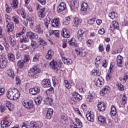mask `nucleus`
Instances as JSON below:
<instances>
[{
  "mask_svg": "<svg viewBox=\"0 0 128 128\" xmlns=\"http://www.w3.org/2000/svg\"><path fill=\"white\" fill-rule=\"evenodd\" d=\"M40 68L38 66H34L30 69L28 72V74L30 78H38V74L40 73Z\"/></svg>",
  "mask_w": 128,
  "mask_h": 128,
  "instance_id": "1",
  "label": "nucleus"
},
{
  "mask_svg": "<svg viewBox=\"0 0 128 128\" xmlns=\"http://www.w3.org/2000/svg\"><path fill=\"white\" fill-rule=\"evenodd\" d=\"M50 68L54 70V72H58V68H62V62L61 61L54 62L52 60L50 63Z\"/></svg>",
  "mask_w": 128,
  "mask_h": 128,
  "instance_id": "2",
  "label": "nucleus"
},
{
  "mask_svg": "<svg viewBox=\"0 0 128 128\" xmlns=\"http://www.w3.org/2000/svg\"><path fill=\"white\" fill-rule=\"evenodd\" d=\"M8 66V59L4 56L0 55V68H4Z\"/></svg>",
  "mask_w": 128,
  "mask_h": 128,
  "instance_id": "3",
  "label": "nucleus"
},
{
  "mask_svg": "<svg viewBox=\"0 0 128 128\" xmlns=\"http://www.w3.org/2000/svg\"><path fill=\"white\" fill-rule=\"evenodd\" d=\"M82 123L78 118H76L75 122L70 125V128H82Z\"/></svg>",
  "mask_w": 128,
  "mask_h": 128,
  "instance_id": "4",
  "label": "nucleus"
},
{
  "mask_svg": "<svg viewBox=\"0 0 128 128\" xmlns=\"http://www.w3.org/2000/svg\"><path fill=\"white\" fill-rule=\"evenodd\" d=\"M70 6L72 12H76L78 8V0L72 1L70 4Z\"/></svg>",
  "mask_w": 128,
  "mask_h": 128,
  "instance_id": "5",
  "label": "nucleus"
},
{
  "mask_svg": "<svg viewBox=\"0 0 128 128\" xmlns=\"http://www.w3.org/2000/svg\"><path fill=\"white\" fill-rule=\"evenodd\" d=\"M88 5L86 2H83L81 5V10L84 16L88 14Z\"/></svg>",
  "mask_w": 128,
  "mask_h": 128,
  "instance_id": "6",
  "label": "nucleus"
},
{
  "mask_svg": "<svg viewBox=\"0 0 128 128\" xmlns=\"http://www.w3.org/2000/svg\"><path fill=\"white\" fill-rule=\"evenodd\" d=\"M40 87L36 86L34 88H30L29 90V92L30 94H32V96H36V94H40Z\"/></svg>",
  "mask_w": 128,
  "mask_h": 128,
  "instance_id": "7",
  "label": "nucleus"
},
{
  "mask_svg": "<svg viewBox=\"0 0 128 128\" xmlns=\"http://www.w3.org/2000/svg\"><path fill=\"white\" fill-rule=\"evenodd\" d=\"M26 36L28 38H30V40H32L34 38L38 39V36L36 34H34L32 32H29L26 33Z\"/></svg>",
  "mask_w": 128,
  "mask_h": 128,
  "instance_id": "8",
  "label": "nucleus"
},
{
  "mask_svg": "<svg viewBox=\"0 0 128 128\" xmlns=\"http://www.w3.org/2000/svg\"><path fill=\"white\" fill-rule=\"evenodd\" d=\"M22 105L24 106V108H26L30 110L34 108V102L32 100L28 102H22Z\"/></svg>",
  "mask_w": 128,
  "mask_h": 128,
  "instance_id": "9",
  "label": "nucleus"
},
{
  "mask_svg": "<svg viewBox=\"0 0 128 128\" xmlns=\"http://www.w3.org/2000/svg\"><path fill=\"white\" fill-rule=\"evenodd\" d=\"M16 91V88L12 89H9L8 92L6 93V96L9 100H12V97L14 96V94Z\"/></svg>",
  "mask_w": 128,
  "mask_h": 128,
  "instance_id": "10",
  "label": "nucleus"
},
{
  "mask_svg": "<svg viewBox=\"0 0 128 128\" xmlns=\"http://www.w3.org/2000/svg\"><path fill=\"white\" fill-rule=\"evenodd\" d=\"M88 120V122H93L94 118V113L92 112H88L86 116Z\"/></svg>",
  "mask_w": 128,
  "mask_h": 128,
  "instance_id": "11",
  "label": "nucleus"
},
{
  "mask_svg": "<svg viewBox=\"0 0 128 128\" xmlns=\"http://www.w3.org/2000/svg\"><path fill=\"white\" fill-rule=\"evenodd\" d=\"M10 124H12V122L8 120H4L1 122L2 128H8Z\"/></svg>",
  "mask_w": 128,
  "mask_h": 128,
  "instance_id": "12",
  "label": "nucleus"
},
{
  "mask_svg": "<svg viewBox=\"0 0 128 128\" xmlns=\"http://www.w3.org/2000/svg\"><path fill=\"white\" fill-rule=\"evenodd\" d=\"M110 30L114 32V30H118V22L116 21H113L112 22V24L110 25Z\"/></svg>",
  "mask_w": 128,
  "mask_h": 128,
  "instance_id": "13",
  "label": "nucleus"
},
{
  "mask_svg": "<svg viewBox=\"0 0 128 128\" xmlns=\"http://www.w3.org/2000/svg\"><path fill=\"white\" fill-rule=\"evenodd\" d=\"M66 3L64 2H61L57 8V12H61L62 10H66Z\"/></svg>",
  "mask_w": 128,
  "mask_h": 128,
  "instance_id": "14",
  "label": "nucleus"
},
{
  "mask_svg": "<svg viewBox=\"0 0 128 128\" xmlns=\"http://www.w3.org/2000/svg\"><path fill=\"white\" fill-rule=\"evenodd\" d=\"M95 82L96 86H98V88H101L102 86L104 84V78H102V77L95 79Z\"/></svg>",
  "mask_w": 128,
  "mask_h": 128,
  "instance_id": "15",
  "label": "nucleus"
},
{
  "mask_svg": "<svg viewBox=\"0 0 128 128\" xmlns=\"http://www.w3.org/2000/svg\"><path fill=\"white\" fill-rule=\"evenodd\" d=\"M97 108L100 112H104L106 110V104L103 102H99L97 105Z\"/></svg>",
  "mask_w": 128,
  "mask_h": 128,
  "instance_id": "16",
  "label": "nucleus"
},
{
  "mask_svg": "<svg viewBox=\"0 0 128 128\" xmlns=\"http://www.w3.org/2000/svg\"><path fill=\"white\" fill-rule=\"evenodd\" d=\"M42 84L44 88H50V81L48 79H44L42 82Z\"/></svg>",
  "mask_w": 128,
  "mask_h": 128,
  "instance_id": "17",
  "label": "nucleus"
},
{
  "mask_svg": "<svg viewBox=\"0 0 128 128\" xmlns=\"http://www.w3.org/2000/svg\"><path fill=\"white\" fill-rule=\"evenodd\" d=\"M54 52L52 50H50L48 52V53L46 55V58L48 60H50L54 56Z\"/></svg>",
  "mask_w": 128,
  "mask_h": 128,
  "instance_id": "18",
  "label": "nucleus"
},
{
  "mask_svg": "<svg viewBox=\"0 0 128 128\" xmlns=\"http://www.w3.org/2000/svg\"><path fill=\"white\" fill-rule=\"evenodd\" d=\"M73 22H74V24H73L75 28H78V26L80 24H82V20H80V19L79 18H75L74 19Z\"/></svg>",
  "mask_w": 128,
  "mask_h": 128,
  "instance_id": "19",
  "label": "nucleus"
},
{
  "mask_svg": "<svg viewBox=\"0 0 128 128\" xmlns=\"http://www.w3.org/2000/svg\"><path fill=\"white\" fill-rule=\"evenodd\" d=\"M7 32H12L14 28V23L12 22H8L7 26Z\"/></svg>",
  "mask_w": 128,
  "mask_h": 128,
  "instance_id": "20",
  "label": "nucleus"
},
{
  "mask_svg": "<svg viewBox=\"0 0 128 128\" xmlns=\"http://www.w3.org/2000/svg\"><path fill=\"white\" fill-rule=\"evenodd\" d=\"M10 44L11 46L14 47L16 46V40L14 36H11L9 38Z\"/></svg>",
  "mask_w": 128,
  "mask_h": 128,
  "instance_id": "21",
  "label": "nucleus"
},
{
  "mask_svg": "<svg viewBox=\"0 0 128 128\" xmlns=\"http://www.w3.org/2000/svg\"><path fill=\"white\" fill-rule=\"evenodd\" d=\"M30 46L33 48L32 52H34L36 48H38V44L36 42L34 41V40H31Z\"/></svg>",
  "mask_w": 128,
  "mask_h": 128,
  "instance_id": "22",
  "label": "nucleus"
},
{
  "mask_svg": "<svg viewBox=\"0 0 128 128\" xmlns=\"http://www.w3.org/2000/svg\"><path fill=\"white\" fill-rule=\"evenodd\" d=\"M52 114H54V110L50 108H48L46 114V118L47 120H50V118H52Z\"/></svg>",
  "mask_w": 128,
  "mask_h": 128,
  "instance_id": "23",
  "label": "nucleus"
},
{
  "mask_svg": "<svg viewBox=\"0 0 128 128\" xmlns=\"http://www.w3.org/2000/svg\"><path fill=\"white\" fill-rule=\"evenodd\" d=\"M44 10H46V8H41V10L38 12V14L39 18H44L46 16V14L44 12Z\"/></svg>",
  "mask_w": 128,
  "mask_h": 128,
  "instance_id": "24",
  "label": "nucleus"
},
{
  "mask_svg": "<svg viewBox=\"0 0 128 128\" xmlns=\"http://www.w3.org/2000/svg\"><path fill=\"white\" fill-rule=\"evenodd\" d=\"M34 30L35 32H38V34H42L43 32L42 30V28L40 27V24H37L35 26Z\"/></svg>",
  "mask_w": 128,
  "mask_h": 128,
  "instance_id": "25",
  "label": "nucleus"
},
{
  "mask_svg": "<svg viewBox=\"0 0 128 128\" xmlns=\"http://www.w3.org/2000/svg\"><path fill=\"white\" fill-rule=\"evenodd\" d=\"M52 26H54V28H58V24H60V20L58 18L54 19L52 22Z\"/></svg>",
  "mask_w": 128,
  "mask_h": 128,
  "instance_id": "26",
  "label": "nucleus"
},
{
  "mask_svg": "<svg viewBox=\"0 0 128 128\" xmlns=\"http://www.w3.org/2000/svg\"><path fill=\"white\" fill-rule=\"evenodd\" d=\"M20 93L18 92V90L16 88L15 92H14V94L13 95L12 100H18V98H20Z\"/></svg>",
  "mask_w": 128,
  "mask_h": 128,
  "instance_id": "27",
  "label": "nucleus"
},
{
  "mask_svg": "<svg viewBox=\"0 0 128 128\" xmlns=\"http://www.w3.org/2000/svg\"><path fill=\"white\" fill-rule=\"evenodd\" d=\"M122 56L120 55H118L117 56V58H116V64H117V66H122Z\"/></svg>",
  "mask_w": 128,
  "mask_h": 128,
  "instance_id": "28",
  "label": "nucleus"
},
{
  "mask_svg": "<svg viewBox=\"0 0 128 128\" xmlns=\"http://www.w3.org/2000/svg\"><path fill=\"white\" fill-rule=\"evenodd\" d=\"M42 126L40 125V123H36L34 121L30 122V128H40Z\"/></svg>",
  "mask_w": 128,
  "mask_h": 128,
  "instance_id": "29",
  "label": "nucleus"
},
{
  "mask_svg": "<svg viewBox=\"0 0 128 128\" xmlns=\"http://www.w3.org/2000/svg\"><path fill=\"white\" fill-rule=\"evenodd\" d=\"M8 60L10 62H14L16 60V57L14 56V54L12 52H10L8 54Z\"/></svg>",
  "mask_w": 128,
  "mask_h": 128,
  "instance_id": "30",
  "label": "nucleus"
},
{
  "mask_svg": "<svg viewBox=\"0 0 128 128\" xmlns=\"http://www.w3.org/2000/svg\"><path fill=\"white\" fill-rule=\"evenodd\" d=\"M117 112L116 108V106L112 105L111 106V112H110V115L112 116H114L116 114Z\"/></svg>",
  "mask_w": 128,
  "mask_h": 128,
  "instance_id": "31",
  "label": "nucleus"
},
{
  "mask_svg": "<svg viewBox=\"0 0 128 128\" xmlns=\"http://www.w3.org/2000/svg\"><path fill=\"white\" fill-rule=\"evenodd\" d=\"M110 90V88L108 87V86H105L104 88L100 92V94L104 96L108 90Z\"/></svg>",
  "mask_w": 128,
  "mask_h": 128,
  "instance_id": "32",
  "label": "nucleus"
},
{
  "mask_svg": "<svg viewBox=\"0 0 128 128\" xmlns=\"http://www.w3.org/2000/svg\"><path fill=\"white\" fill-rule=\"evenodd\" d=\"M7 74L8 76H10L12 78H14V72L12 68H10L7 71Z\"/></svg>",
  "mask_w": 128,
  "mask_h": 128,
  "instance_id": "33",
  "label": "nucleus"
},
{
  "mask_svg": "<svg viewBox=\"0 0 128 128\" xmlns=\"http://www.w3.org/2000/svg\"><path fill=\"white\" fill-rule=\"evenodd\" d=\"M52 102V99L50 98H46L44 100V104L48 106H51Z\"/></svg>",
  "mask_w": 128,
  "mask_h": 128,
  "instance_id": "34",
  "label": "nucleus"
},
{
  "mask_svg": "<svg viewBox=\"0 0 128 128\" xmlns=\"http://www.w3.org/2000/svg\"><path fill=\"white\" fill-rule=\"evenodd\" d=\"M63 62L65 64H67L68 66V64H70L72 62V60L70 58H62Z\"/></svg>",
  "mask_w": 128,
  "mask_h": 128,
  "instance_id": "35",
  "label": "nucleus"
},
{
  "mask_svg": "<svg viewBox=\"0 0 128 128\" xmlns=\"http://www.w3.org/2000/svg\"><path fill=\"white\" fill-rule=\"evenodd\" d=\"M11 6L14 8H18V0H13Z\"/></svg>",
  "mask_w": 128,
  "mask_h": 128,
  "instance_id": "36",
  "label": "nucleus"
},
{
  "mask_svg": "<svg viewBox=\"0 0 128 128\" xmlns=\"http://www.w3.org/2000/svg\"><path fill=\"white\" fill-rule=\"evenodd\" d=\"M108 16L110 18L114 20V18H118V13L112 12L108 14Z\"/></svg>",
  "mask_w": 128,
  "mask_h": 128,
  "instance_id": "37",
  "label": "nucleus"
},
{
  "mask_svg": "<svg viewBox=\"0 0 128 128\" xmlns=\"http://www.w3.org/2000/svg\"><path fill=\"white\" fill-rule=\"evenodd\" d=\"M84 31L82 30H78V39L80 40V38H81V40H82V37L84 36Z\"/></svg>",
  "mask_w": 128,
  "mask_h": 128,
  "instance_id": "38",
  "label": "nucleus"
},
{
  "mask_svg": "<svg viewBox=\"0 0 128 128\" xmlns=\"http://www.w3.org/2000/svg\"><path fill=\"white\" fill-rule=\"evenodd\" d=\"M98 120L100 124H106V118L104 116H99L98 117Z\"/></svg>",
  "mask_w": 128,
  "mask_h": 128,
  "instance_id": "39",
  "label": "nucleus"
},
{
  "mask_svg": "<svg viewBox=\"0 0 128 128\" xmlns=\"http://www.w3.org/2000/svg\"><path fill=\"white\" fill-rule=\"evenodd\" d=\"M70 22V17L67 16L65 18L64 21L63 22V24H64L65 26H68Z\"/></svg>",
  "mask_w": 128,
  "mask_h": 128,
  "instance_id": "40",
  "label": "nucleus"
},
{
  "mask_svg": "<svg viewBox=\"0 0 128 128\" xmlns=\"http://www.w3.org/2000/svg\"><path fill=\"white\" fill-rule=\"evenodd\" d=\"M68 42L70 46H78V44L76 43V40H74V38H71V40L68 41Z\"/></svg>",
  "mask_w": 128,
  "mask_h": 128,
  "instance_id": "41",
  "label": "nucleus"
},
{
  "mask_svg": "<svg viewBox=\"0 0 128 128\" xmlns=\"http://www.w3.org/2000/svg\"><path fill=\"white\" fill-rule=\"evenodd\" d=\"M62 36L63 38H68L70 36V34H68L67 32H66V29L63 28L62 29Z\"/></svg>",
  "mask_w": 128,
  "mask_h": 128,
  "instance_id": "42",
  "label": "nucleus"
},
{
  "mask_svg": "<svg viewBox=\"0 0 128 128\" xmlns=\"http://www.w3.org/2000/svg\"><path fill=\"white\" fill-rule=\"evenodd\" d=\"M50 34H54L56 38H58L60 36V32L58 30H52L50 33Z\"/></svg>",
  "mask_w": 128,
  "mask_h": 128,
  "instance_id": "43",
  "label": "nucleus"
},
{
  "mask_svg": "<svg viewBox=\"0 0 128 128\" xmlns=\"http://www.w3.org/2000/svg\"><path fill=\"white\" fill-rule=\"evenodd\" d=\"M92 76H100V72L96 69L92 70Z\"/></svg>",
  "mask_w": 128,
  "mask_h": 128,
  "instance_id": "44",
  "label": "nucleus"
},
{
  "mask_svg": "<svg viewBox=\"0 0 128 128\" xmlns=\"http://www.w3.org/2000/svg\"><path fill=\"white\" fill-rule=\"evenodd\" d=\"M42 98L40 96L37 97L36 98L35 100V102L36 104H40L42 103Z\"/></svg>",
  "mask_w": 128,
  "mask_h": 128,
  "instance_id": "45",
  "label": "nucleus"
},
{
  "mask_svg": "<svg viewBox=\"0 0 128 128\" xmlns=\"http://www.w3.org/2000/svg\"><path fill=\"white\" fill-rule=\"evenodd\" d=\"M20 44H22V42H28V38L26 36H22V38H20Z\"/></svg>",
  "mask_w": 128,
  "mask_h": 128,
  "instance_id": "46",
  "label": "nucleus"
},
{
  "mask_svg": "<svg viewBox=\"0 0 128 128\" xmlns=\"http://www.w3.org/2000/svg\"><path fill=\"white\" fill-rule=\"evenodd\" d=\"M18 66L20 68H22L24 66V62L22 60L18 61Z\"/></svg>",
  "mask_w": 128,
  "mask_h": 128,
  "instance_id": "47",
  "label": "nucleus"
},
{
  "mask_svg": "<svg viewBox=\"0 0 128 128\" xmlns=\"http://www.w3.org/2000/svg\"><path fill=\"white\" fill-rule=\"evenodd\" d=\"M38 42L40 44V46H46L48 44H46V41L44 40H42V38H40L38 40Z\"/></svg>",
  "mask_w": 128,
  "mask_h": 128,
  "instance_id": "48",
  "label": "nucleus"
},
{
  "mask_svg": "<svg viewBox=\"0 0 128 128\" xmlns=\"http://www.w3.org/2000/svg\"><path fill=\"white\" fill-rule=\"evenodd\" d=\"M64 82L65 84V86L67 90H70L72 88V86L70 85V84L68 82V81L67 80H64Z\"/></svg>",
  "mask_w": 128,
  "mask_h": 128,
  "instance_id": "49",
  "label": "nucleus"
},
{
  "mask_svg": "<svg viewBox=\"0 0 128 128\" xmlns=\"http://www.w3.org/2000/svg\"><path fill=\"white\" fill-rule=\"evenodd\" d=\"M6 106L8 108L9 110H12V109L14 108V106L10 104V102H6Z\"/></svg>",
  "mask_w": 128,
  "mask_h": 128,
  "instance_id": "50",
  "label": "nucleus"
},
{
  "mask_svg": "<svg viewBox=\"0 0 128 128\" xmlns=\"http://www.w3.org/2000/svg\"><path fill=\"white\" fill-rule=\"evenodd\" d=\"M98 52H104V45L102 44H100L98 46Z\"/></svg>",
  "mask_w": 128,
  "mask_h": 128,
  "instance_id": "51",
  "label": "nucleus"
},
{
  "mask_svg": "<svg viewBox=\"0 0 128 128\" xmlns=\"http://www.w3.org/2000/svg\"><path fill=\"white\" fill-rule=\"evenodd\" d=\"M12 20L16 24H20V21L18 20V16L12 17Z\"/></svg>",
  "mask_w": 128,
  "mask_h": 128,
  "instance_id": "52",
  "label": "nucleus"
},
{
  "mask_svg": "<svg viewBox=\"0 0 128 128\" xmlns=\"http://www.w3.org/2000/svg\"><path fill=\"white\" fill-rule=\"evenodd\" d=\"M5 8H6V12H7V14H10V12H12V8L8 6V5L7 4H6Z\"/></svg>",
  "mask_w": 128,
  "mask_h": 128,
  "instance_id": "53",
  "label": "nucleus"
},
{
  "mask_svg": "<svg viewBox=\"0 0 128 128\" xmlns=\"http://www.w3.org/2000/svg\"><path fill=\"white\" fill-rule=\"evenodd\" d=\"M38 58H40V55H38V54H36L33 58L32 60L33 62H38V60H40Z\"/></svg>",
  "mask_w": 128,
  "mask_h": 128,
  "instance_id": "54",
  "label": "nucleus"
},
{
  "mask_svg": "<svg viewBox=\"0 0 128 128\" xmlns=\"http://www.w3.org/2000/svg\"><path fill=\"white\" fill-rule=\"evenodd\" d=\"M30 59V56L28 54H26L24 56V60H22V61L24 62H28Z\"/></svg>",
  "mask_w": 128,
  "mask_h": 128,
  "instance_id": "55",
  "label": "nucleus"
},
{
  "mask_svg": "<svg viewBox=\"0 0 128 128\" xmlns=\"http://www.w3.org/2000/svg\"><path fill=\"white\" fill-rule=\"evenodd\" d=\"M20 48L24 50H28V48H30V47L26 44H22L20 46Z\"/></svg>",
  "mask_w": 128,
  "mask_h": 128,
  "instance_id": "56",
  "label": "nucleus"
},
{
  "mask_svg": "<svg viewBox=\"0 0 128 128\" xmlns=\"http://www.w3.org/2000/svg\"><path fill=\"white\" fill-rule=\"evenodd\" d=\"M21 16L23 18H26V14L24 12V9L22 10Z\"/></svg>",
  "mask_w": 128,
  "mask_h": 128,
  "instance_id": "57",
  "label": "nucleus"
},
{
  "mask_svg": "<svg viewBox=\"0 0 128 128\" xmlns=\"http://www.w3.org/2000/svg\"><path fill=\"white\" fill-rule=\"evenodd\" d=\"M126 103V98L124 96L122 98V104L124 105Z\"/></svg>",
  "mask_w": 128,
  "mask_h": 128,
  "instance_id": "58",
  "label": "nucleus"
},
{
  "mask_svg": "<svg viewBox=\"0 0 128 128\" xmlns=\"http://www.w3.org/2000/svg\"><path fill=\"white\" fill-rule=\"evenodd\" d=\"M96 18L90 19L88 21V23L89 24H94V22H96Z\"/></svg>",
  "mask_w": 128,
  "mask_h": 128,
  "instance_id": "59",
  "label": "nucleus"
},
{
  "mask_svg": "<svg viewBox=\"0 0 128 128\" xmlns=\"http://www.w3.org/2000/svg\"><path fill=\"white\" fill-rule=\"evenodd\" d=\"M128 79V72L124 73L122 80L125 82H126Z\"/></svg>",
  "mask_w": 128,
  "mask_h": 128,
  "instance_id": "60",
  "label": "nucleus"
},
{
  "mask_svg": "<svg viewBox=\"0 0 128 128\" xmlns=\"http://www.w3.org/2000/svg\"><path fill=\"white\" fill-rule=\"evenodd\" d=\"M118 88L120 90L121 92H122L124 90V86L122 84H118Z\"/></svg>",
  "mask_w": 128,
  "mask_h": 128,
  "instance_id": "61",
  "label": "nucleus"
},
{
  "mask_svg": "<svg viewBox=\"0 0 128 128\" xmlns=\"http://www.w3.org/2000/svg\"><path fill=\"white\" fill-rule=\"evenodd\" d=\"M104 32H106V30L104 28L100 29L98 31L99 34H104Z\"/></svg>",
  "mask_w": 128,
  "mask_h": 128,
  "instance_id": "62",
  "label": "nucleus"
},
{
  "mask_svg": "<svg viewBox=\"0 0 128 128\" xmlns=\"http://www.w3.org/2000/svg\"><path fill=\"white\" fill-rule=\"evenodd\" d=\"M112 78V74H107V76H106V80H110Z\"/></svg>",
  "mask_w": 128,
  "mask_h": 128,
  "instance_id": "63",
  "label": "nucleus"
},
{
  "mask_svg": "<svg viewBox=\"0 0 128 128\" xmlns=\"http://www.w3.org/2000/svg\"><path fill=\"white\" fill-rule=\"evenodd\" d=\"M124 26H128V18H126L124 19Z\"/></svg>",
  "mask_w": 128,
  "mask_h": 128,
  "instance_id": "64",
  "label": "nucleus"
}]
</instances>
